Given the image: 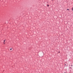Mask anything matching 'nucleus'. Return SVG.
<instances>
[{
    "label": "nucleus",
    "instance_id": "obj_7",
    "mask_svg": "<svg viewBox=\"0 0 73 73\" xmlns=\"http://www.w3.org/2000/svg\"><path fill=\"white\" fill-rule=\"evenodd\" d=\"M58 53H60V52H58Z\"/></svg>",
    "mask_w": 73,
    "mask_h": 73
},
{
    "label": "nucleus",
    "instance_id": "obj_1",
    "mask_svg": "<svg viewBox=\"0 0 73 73\" xmlns=\"http://www.w3.org/2000/svg\"><path fill=\"white\" fill-rule=\"evenodd\" d=\"M12 48H10V50H12Z\"/></svg>",
    "mask_w": 73,
    "mask_h": 73
},
{
    "label": "nucleus",
    "instance_id": "obj_5",
    "mask_svg": "<svg viewBox=\"0 0 73 73\" xmlns=\"http://www.w3.org/2000/svg\"><path fill=\"white\" fill-rule=\"evenodd\" d=\"M47 6H48V7H49V5H47Z\"/></svg>",
    "mask_w": 73,
    "mask_h": 73
},
{
    "label": "nucleus",
    "instance_id": "obj_3",
    "mask_svg": "<svg viewBox=\"0 0 73 73\" xmlns=\"http://www.w3.org/2000/svg\"><path fill=\"white\" fill-rule=\"evenodd\" d=\"M3 44H5V42H4Z\"/></svg>",
    "mask_w": 73,
    "mask_h": 73
},
{
    "label": "nucleus",
    "instance_id": "obj_8",
    "mask_svg": "<svg viewBox=\"0 0 73 73\" xmlns=\"http://www.w3.org/2000/svg\"><path fill=\"white\" fill-rule=\"evenodd\" d=\"M71 66H72V65Z\"/></svg>",
    "mask_w": 73,
    "mask_h": 73
},
{
    "label": "nucleus",
    "instance_id": "obj_2",
    "mask_svg": "<svg viewBox=\"0 0 73 73\" xmlns=\"http://www.w3.org/2000/svg\"><path fill=\"white\" fill-rule=\"evenodd\" d=\"M67 10H68V11H69V9H67Z\"/></svg>",
    "mask_w": 73,
    "mask_h": 73
},
{
    "label": "nucleus",
    "instance_id": "obj_4",
    "mask_svg": "<svg viewBox=\"0 0 73 73\" xmlns=\"http://www.w3.org/2000/svg\"><path fill=\"white\" fill-rule=\"evenodd\" d=\"M72 11H73V7L72 8Z\"/></svg>",
    "mask_w": 73,
    "mask_h": 73
},
{
    "label": "nucleus",
    "instance_id": "obj_6",
    "mask_svg": "<svg viewBox=\"0 0 73 73\" xmlns=\"http://www.w3.org/2000/svg\"><path fill=\"white\" fill-rule=\"evenodd\" d=\"M5 40H4V42H5Z\"/></svg>",
    "mask_w": 73,
    "mask_h": 73
}]
</instances>
